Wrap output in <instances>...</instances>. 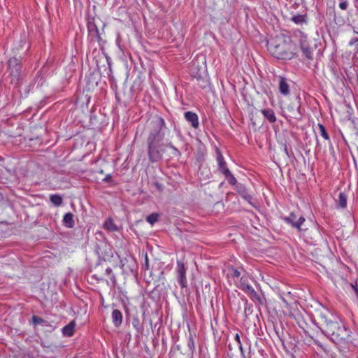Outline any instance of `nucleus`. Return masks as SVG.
<instances>
[{
	"label": "nucleus",
	"instance_id": "35",
	"mask_svg": "<svg viewBox=\"0 0 358 358\" xmlns=\"http://www.w3.org/2000/svg\"><path fill=\"white\" fill-rule=\"evenodd\" d=\"M112 180V177L110 174H107L106 177L103 179L104 182H110Z\"/></svg>",
	"mask_w": 358,
	"mask_h": 358
},
{
	"label": "nucleus",
	"instance_id": "34",
	"mask_svg": "<svg viewBox=\"0 0 358 358\" xmlns=\"http://www.w3.org/2000/svg\"><path fill=\"white\" fill-rule=\"evenodd\" d=\"M235 341L237 342L240 350L241 351V352H243L242 344H241V342L240 336H239V335L238 334H236V336H235Z\"/></svg>",
	"mask_w": 358,
	"mask_h": 358
},
{
	"label": "nucleus",
	"instance_id": "17",
	"mask_svg": "<svg viewBox=\"0 0 358 358\" xmlns=\"http://www.w3.org/2000/svg\"><path fill=\"white\" fill-rule=\"evenodd\" d=\"M264 117L270 122L274 123L276 121L275 113L271 108H265L261 110Z\"/></svg>",
	"mask_w": 358,
	"mask_h": 358
},
{
	"label": "nucleus",
	"instance_id": "39",
	"mask_svg": "<svg viewBox=\"0 0 358 358\" xmlns=\"http://www.w3.org/2000/svg\"><path fill=\"white\" fill-rule=\"evenodd\" d=\"M105 272H106V273L107 275H110V274L112 273L113 271H112V268H111L108 267V268L106 269Z\"/></svg>",
	"mask_w": 358,
	"mask_h": 358
},
{
	"label": "nucleus",
	"instance_id": "22",
	"mask_svg": "<svg viewBox=\"0 0 358 358\" xmlns=\"http://www.w3.org/2000/svg\"><path fill=\"white\" fill-rule=\"evenodd\" d=\"M50 200L55 206H61L63 202L62 197L57 194H51L50 196Z\"/></svg>",
	"mask_w": 358,
	"mask_h": 358
},
{
	"label": "nucleus",
	"instance_id": "14",
	"mask_svg": "<svg viewBox=\"0 0 358 358\" xmlns=\"http://www.w3.org/2000/svg\"><path fill=\"white\" fill-rule=\"evenodd\" d=\"M75 327L76 322L72 320L62 329V332L64 336L71 337L74 334Z\"/></svg>",
	"mask_w": 358,
	"mask_h": 358
},
{
	"label": "nucleus",
	"instance_id": "28",
	"mask_svg": "<svg viewBox=\"0 0 358 358\" xmlns=\"http://www.w3.org/2000/svg\"><path fill=\"white\" fill-rule=\"evenodd\" d=\"M187 347L189 348V351L193 353L195 350L194 341L193 338V336L190 334L188 340H187Z\"/></svg>",
	"mask_w": 358,
	"mask_h": 358
},
{
	"label": "nucleus",
	"instance_id": "16",
	"mask_svg": "<svg viewBox=\"0 0 358 358\" xmlns=\"http://www.w3.org/2000/svg\"><path fill=\"white\" fill-rule=\"evenodd\" d=\"M112 321L115 327H119L122 322V314L120 310L114 309L112 312Z\"/></svg>",
	"mask_w": 358,
	"mask_h": 358
},
{
	"label": "nucleus",
	"instance_id": "24",
	"mask_svg": "<svg viewBox=\"0 0 358 358\" xmlns=\"http://www.w3.org/2000/svg\"><path fill=\"white\" fill-rule=\"evenodd\" d=\"M291 20L296 24H302L303 23H306V15H294Z\"/></svg>",
	"mask_w": 358,
	"mask_h": 358
},
{
	"label": "nucleus",
	"instance_id": "6",
	"mask_svg": "<svg viewBox=\"0 0 358 358\" xmlns=\"http://www.w3.org/2000/svg\"><path fill=\"white\" fill-rule=\"evenodd\" d=\"M187 267L182 261H177V266L176 269V277L179 285L181 288L187 287V280L186 277Z\"/></svg>",
	"mask_w": 358,
	"mask_h": 358
},
{
	"label": "nucleus",
	"instance_id": "21",
	"mask_svg": "<svg viewBox=\"0 0 358 358\" xmlns=\"http://www.w3.org/2000/svg\"><path fill=\"white\" fill-rule=\"evenodd\" d=\"M224 176L226 180L228 181V182L231 185H234L235 187L236 185H238V182L236 178L234 176V175L231 173L230 170L225 171V173H223Z\"/></svg>",
	"mask_w": 358,
	"mask_h": 358
},
{
	"label": "nucleus",
	"instance_id": "44",
	"mask_svg": "<svg viewBox=\"0 0 358 358\" xmlns=\"http://www.w3.org/2000/svg\"><path fill=\"white\" fill-rule=\"evenodd\" d=\"M111 280H113V281H115V275H113L111 276Z\"/></svg>",
	"mask_w": 358,
	"mask_h": 358
},
{
	"label": "nucleus",
	"instance_id": "7",
	"mask_svg": "<svg viewBox=\"0 0 358 358\" xmlns=\"http://www.w3.org/2000/svg\"><path fill=\"white\" fill-rule=\"evenodd\" d=\"M282 219L287 224L291 225L293 228H296L299 231L304 230L302 228V225L306 221L304 217L300 216L297 219L296 215L294 213H290L288 216L284 217Z\"/></svg>",
	"mask_w": 358,
	"mask_h": 358
},
{
	"label": "nucleus",
	"instance_id": "11",
	"mask_svg": "<svg viewBox=\"0 0 358 358\" xmlns=\"http://www.w3.org/2000/svg\"><path fill=\"white\" fill-rule=\"evenodd\" d=\"M235 189L238 194L248 203H252V196L248 193L245 186L241 183H238L235 187Z\"/></svg>",
	"mask_w": 358,
	"mask_h": 358
},
{
	"label": "nucleus",
	"instance_id": "9",
	"mask_svg": "<svg viewBox=\"0 0 358 358\" xmlns=\"http://www.w3.org/2000/svg\"><path fill=\"white\" fill-rule=\"evenodd\" d=\"M287 111L289 117L297 120H301L302 113L301 112L300 99H296L295 102L290 103L287 106Z\"/></svg>",
	"mask_w": 358,
	"mask_h": 358
},
{
	"label": "nucleus",
	"instance_id": "46",
	"mask_svg": "<svg viewBox=\"0 0 358 358\" xmlns=\"http://www.w3.org/2000/svg\"><path fill=\"white\" fill-rule=\"evenodd\" d=\"M357 52H358V50H357Z\"/></svg>",
	"mask_w": 358,
	"mask_h": 358
},
{
	"label": "nucleus",
	"instance_id": "30",
	"mask_svg": "<svg viewBox=\"0 0 358 358\" xmlns=\"http://www.w3.org/2000/svg\"><path fill=\"white\" fill-rule=\"evenodd\" d=\"M230 274L233 278H238L241 275L240 271L235 268H229Z\"/></svg>",
	"mask_w": 358,
	"mask_h": 358
},
{
	"label": "nucleus",
	"instance_id": "25",
	"mask_svg": "<svg viewBox=\"0 0 358 358\" xmlns=\"http://www.w3.org/2000/svg\"><path fill=\"white\" fill-rule=\"evenodd\" d=\"M243 300L245 301L244 303V316L245 318H248V315L252 313V307L248 303V301L244 298Z\"/></svg>",
	"mask_w": 358,
	"mask_h": 358
},
{
	"label": "nucleus",
	"instance_id": "2",
	"mask_svg": "<svg viewBox=\"0 0 358 358\" xmlns=\"http://www.w3.org/2000/svg\"><path fill=\"white\" fill-rule=\"evenodd\" d=\"M320 329L337 345L352 343V332L341 321L328 311L321 312L318 316Z\"/></svg>",
	"mask_w": 358,
	"mask_h": 358
},
{
	"label": "nucleus",
	"instance_id": "23",
	"mask_svg": "<svg viewBox=\"0 0 358 358\" xmlns=\"http://www.w3.org/2000/svg\"><path fill=\"white\" fill-rule=\"evenodd\" d=\"M104 227L110 231H117L118 230V227L110 218L106 220L104 223Z\"/></svg>",
	"mask_w": 358,
	"mask_h": 358
},
{
	"label": "nucleus",
	"instance_id": "32",
	"mask_svg": "<svg viewBox=\"0 0 358 358\" xmlns=\"http://www.w3.org/2000/svg\"><path fill=\"white\" fill-rule=\"evenodd\" d=\"M132 325L136 329V331L138 332L141 331V328H140V325H139V320L138 319L133 320Z\"/></svg>",
	"mask_w": 358,
	"mask_h": 358
},
{
	"label": "nucleus",
	"instance_id": "36",
	"mask_svg": "<svg viewBox=\"0 0 358 358\" xmlns=\"http://www.w3.org/2000/svg\"><path fill=\"white\" fill-rule=\"evenodd\" d=\"M155 186L157 188L158 190L162 191L163 190V185L160 184L158 182H155Z\"/></svg>",
	"mask_w": 358,
	"mask_h": 358
},
{
	"label": "nucleus",
	"instance_id": "19",
	"mask_svg": "<svg viewBox=\"0 0 358 358\" xmlns=\"http://www.w3.org/2000/svg\"><path fill=\"white\" fill-rule=\"evenodd\" d=\"M64 224L69 228L73 227L75 222L73 220V215L71 213H67L63 217Z\"/></svg>",
	"mask_w": 358,
	"mask_h": 358
},
{
	"label": "nucleus",
	"instance_id": "10",
	"mask_svg": "<svg viewBox=\"0 0 358 358\" xmlns=\"http://www.w3.org/2000/svg\"><path fill=\"white\" fill-rule=\"evenodd\" d=\"M216 154H217L216 159H217V162L218 170L220 173H222L223 174L224 173H225V171H229V169L227 167V163L224 159V157H223L221 151L218 148H216Z\"/></svg>",
	"mask_w": 358,
	"mask_h": 358
},
{
	"label": "nucleus",
	"instance_id": "42",
	"mask_svg": "<svg viewBox=\"0 0 358 358\" xmlns=\"http://www.w3.org/2000/svg\"><path fill=\"white\" fill-rule=\"evenodd\" d=\"M136 83L135 82L134 84L131 87V92H135L136 90L134 89V85L136 84Z\"/></svg>",
	"mask_w": 358,
	"mask_h": 358
},
{
	"label": "nucleus",
	"instance_id": "4",
	"mask_svg": "<svg viewBox=\"0 0 358 358\" xmlns=\"http://www.w3.org/2000/svg\"><path fill=\"white\" fill-rule=\"evenodd\" d=\"M7 65L8 78L10 79V83L15 86L18 85L22 79V66L20 57L19 58L16 57L10 58Z\"/></svg>",
	"mask_w": 358,
	"mask_h": 358
},
{
	"label": "nucleus",
	"instance_id": "37",
	"mask_svg": "<svg viewBox=\"0 0 358 358\" xmlns=\"http://www.w3.org/2000/svg\"><path fill=\"white\" fill-rule=\"evenodd\" d=\"M283 149H284V152L286 154V155L289 157H290V155H289V150H288V148H287V146L286 144H285L283 145Z\"/></svg>",
	"mask_w": 358,
	"mask_h": 358
},
{
	"label": "nucleus",
	"instance_id": "5",
	"mask_svg": "<svg viewBox=\"0 0 358 358\" xmlns=\"http://www.w3.org/2000/svg\"><path fill=\"white\" fill-rule=\"evenodd\" d=\"M298 37L300 48L303 52V56L309 60L313 59L314 48L310 45L308 41L307 36L305 35L303 32L299 31Z\"/></svg>",
	"mask_w": 358,
	"mask_h": 358
},
{
	"label": "nucleus",
	"instance_id": "13",
	"mask_svg": "<svg viewBox=\"0 0 358 358\" xmlns=\"http://www.w3.org/2000/svg\"><path fill=\"white\" fill-rule=\"evenodd\" d=\"M246 294L258 307L264 305V302L266 301L265 299L261 297L253 288L248 291Z\"/></svg>",
	"mask_w": 358,
	"mask_h": 358
},
{
	"label": "nucleus",
	"instance_id": "41",
	"mask_svg": "<svg viewBox=\"0 0 358 358\" xmlns=\"http://www.w3.org/2000/svg\"><path fill=\"white\" fill-rule=\"evenodd\" d=\"M355 1V6L358 9V0H354Z\"/></svg>",
	"mask_w": 358,
	"mask_h": 358
},
{
	"label": "nucleus",
	"instance_id": "26",
	"mask_svg": "<svg viewBox=\"0 0 358 358\" xmlns=\"http://www.w3.org/2000/svg\"><path fill=\"white\" fill-rule=\"evenodd\" d=\"M317 127H318V129H319V133L325 139V140H327V141H330V137H329V135L328 134L324 126L322 124H317Z\"/></svg>",
	"mask_w": 358,
	"mask_h": 358
},
{
	"label": "nucleus",
	"instance_id": "33",
	"mask_svg": "<svg viewBox=\"0 0 358 358\" xmlns=\"http://www.w3.org/2000/svg\"><path fill=\"white\" fill-rule=\"evenodd\" d=\"M142 268L145 271L149 269V260L147 254H145V263L142 265Z\"/></svg>",
	"mask_w": 358,
	"mask_h": 358
},
{
	"label": "nucleus",
	"instance_id": "20",
	"mask_svg": "<svg viewBox=\"0 0 358 358\" xmlns=\"http://www.w3.org/2000/svg\"><path fill=\"white\" fill-rule=\"evenodd\" d=\"M240 289L244 292L247 293L248 291L252 289L253 287L249 284L247 278L241 277L240 279Z\"/></svg>",
	"mask_w": 358,
	"mask_h": 358
},
{
	"label": "nucleus",
	"instance_id": "8",
	"mask_svg": "<svg viewBox=\"0 0 358 358\" xmlns=\"http://www.w3.org/2000/svg\"><path fill=\"white\" fill-rule=\"evenodd\" d=\"M89 38L91 41H97L99 43L102 41L97 26L95 24L94 19L89 20L87 24Z\"/></svg>",
	"mask_w": 358,
	"mask_h": 358
},
{
	"label": "nucleus",
	"instance_id": "12",
	"mask_svg": "<svg viewBox=\"0 0 358 358\" xmlns=\"http://www.w3.org/2000/svg\"><path fill=\"white\" fill-rule=\"evenodd\" d=\"M185 120L189 122L192 127L197 129L199 126L198 115L192 111H187L184 114Z\"/></svg>",
	"mask_w": 358,
	"mask_h": 358
},
{
	"label": "nucleus",
	"instance_id": "31",
	"mask_svg": "<svg viewBox=\"0 0 358 358\" xmlns=\"http://www.w3.org/2000/svg\"><path fill=\"white\" fill-rule=\"evenodd\" d=\"M341 2L339 3V8L341 9V10H346L348 8V3L346 0H340Z\"/></svg>",
	"mask_w": 358,
	"mask_h": 358
},
{
	"label": "nucleus",
	"instance_id": "18",
	"mask_svg": "<svg viewBox=\"0 0 358 358\" xmlns=\"http://www.w3.org/2000/svg\"><path fill=\"white\" fill-rule=\"evenodd\" d=\"M348 196L345 192H340L336 201V208H345L347 206Z\"/></svg>",
	"mask_w": 358,
	"mask_h": 358
},
{
	"label": "nucleus",
	"instance_id": "27",
	"mask_svg": "<svg viewBox=\"0 0 358 358\" xmlns=\"http://www.w3.org/2000/svg\"><path fill=\"white\" fill-rule=\"evenodd\" d=\"M159 217V215L158 213H153L147 216L146 221L149 222L150 224L153 225L158 221Z\"/></svg>",
	"mask_w": 358,
	"mask_h": 358
},
{
	"label": "nucleus",
	"instance_id": "3",
	"mask_svg": "<svg viewBox=\"0 0 358 358\" xmlns=\"http://www.w3.org/2000/svg\"><path fill=\"white\" fill-rule=\"evenodd\" d=\"M268 52L276 59L290 60L296 53V48L292 40L283 35H277L267 42Z\"/></svg>",
	"mask_w": 358,
	"mask_h": 358
},
{
	"label": "nucleus",
	"instance_id": "29",
	"mask_svg": "<svg viewBox=\"0 0 358 358\" xmlns=\"http://www.w3.org/2000/svg\"><path fill=\"white\" fill-rule=\"evenodd\" d=\"M31 322L34 326L42 324L45 322V321L43 318L36 315H33L31 317Z\"/></svg>",
	"mask_w": 358,
	"mask_h": 358
},
{
	"label": "nucleus",
	"instance_id": "45",
	"mask_svg": "<svg viewBox=\"0 0 358 358\" xmlns=\"http://www.w3.org/2000/svg\"><path fill=\"white\" fill-rule=\"evenodd\" d=\"M355 129H356L355 134L358 136V127H355Z\"/></svg>",
	"mask_w": 358,
	"mask_h": 358
},
{
	"label": "nucleus",
	"instance_id": "38",
	"mask_svg": "<svg viewBox=\"0 0 358 358\" xmlns=\"http://www.w3.org/2000/svg\"><path fill=\"white\" fill-rule=\"evenodd\" d=\"M173 154L175 156H180V152L175 147V148L173 150Z\"/></svg>",
	"mask_w": 358,
	"mask_h": 358
},
{
	"label": "nucleus",
	"instance_id": "1",
	"mask_svg": "<svg viewBox=\"0 0 358 358\" xmlns=\"http://www.w3.org/2000/svg\"><path fill=\"white\" fill-rule=\"evenodd\" d=\"M166 130L169 129L164 119L159 115H155L148 127L146 144L148 159L151 163L159 162L162 159L166 148H170L172 150L175 148L171 142L166 144L163 142Z\"/></svg>",
	"mask_w": 358,
	"mask_h": 358
},
{
	"label": "nucleus",
	"instance_id": "40",
	"mask_svg": "<svg viewBox=\"0 0 358 358\" xmlns=\"http://www.w3.org/2000/svg\"><path fill=\"white\" fill-rule=\"evenodd\" d=\"M356 41H358V38L352 39L351 41L350 42V45L354 44Z\"/></svg>",
	"mask_w": 358,
	"mask_h": 358
},
{
	"label": "nucleus",
	"instance_id": "43",
	"mask_svg": "<svg viewBox=\"0 0 358 358\" xmlns=\"http://www.w3.org/2000/svg\"><path fill=\"white\" fill-rule=\"evenodd\" d=\"M320 346L322 348V350L324 351V352H327V349L322 345H320Z\"/></svg>",
	"mask_w": 358,
	"mask_h": 358
},
{
	"label": "nucleus",
	"instance_id": "15",
	"mask_svg": "<svg viewBox=\"0 0 358 358\" xmlns=\"http://www.w3.org/2000/svg\"><path fill=\"white\" fill-rule=\"evenodd\" d=\"M279 91L284 96L289 94V87L286 78L284 77H280L279 78Z\"/></svg>",
	"mask_w": 358,
	"mask_h": 358
}]
</instances>
